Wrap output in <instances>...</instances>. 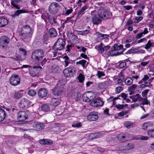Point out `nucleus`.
Segmentation results:
<instances>
[{"instance_id":"nucleus-1","label":"nucleus","mask_w":154,"mask_h":154,"mask_svg":"<svg viewBox=\"0 0 154 154\" xmlns=\"http://www.w3.org/2000/svg\"><path fill=\"white\" fill-rule=\"evenodd\" d=\"M45 54L44 51L41 49H38L33 51L31 55L32 61L35 63H38L44 57Z\"/></svg>"},{"instance_id":"nucleus-2","label":"nucleus","mask_w":154,"mask_h":154,"mask_svg":"<svg viewBox=\"0 0 154 154\" xmlns=\"http://www.w3.org/2000/svg\"><path fill=\"white\" fill-rule=\"evenodd\" d=\"M98 51L99 54H102V56L106 57H108L109 56H112L114 54V51H109L108 50L110 48V46L107 45L104 47L97 46Z\"/></svg>"},{"instance_id":"nucleus-3","label":"nucleus","mask_w":154,"mask_h":154,"mask_svg":"<svg viewBox=\"0 0 154 154\" xmlns=\"http://www.w3.org/2000/svg\"><path fill=\"white\" fill-rule=\"evenodd\" d=\"M98 16L103 19L110 18L112 17L111 13L103 7H100L98 11Z\"/></svg>"},{"instance_id":"nucleus-4","label":"nucleus","mask_w":154,"mask_h":154,"mask_svg":"<svg viewBox=\"0 0 154 154\" xmlns=\"http://www.w3.org/2000/svg\"><path fill=\"white\" fill-rule=\"evenodd\" d=\"M65 42L62 38L58 39L53 47V49L55 51H60L63 50L65 47Z\"/></svg>"},{"instance_id":"nucleus-5","label":"nucleus","mask_w":154,"mask_h":154,"mask_svg":"<svg viewBox=\"0 0 154 154\" xmlns=\"http://www.w3.org/2000/svg\"><path fill=\"white\" fill-rule=\"evenodd\" d=\"M76 68L73 65H70L68 67L64 69L63 71L64 76L66 77L73 76L75 73Z\"/></svg>"},{"instance_id":"nucleus-6","label":"nucleus","mask_w":154,"mask_h":154,"mask_svg":"<svg viewBox=\"0 0 154 154\" xmlns=\"http://www.w3.org/2000/svg\"><path fill=\"white\" fill-rule=\"evenodd\" d=\"M60 9V6L59 4L56 2H53L50 5L48 11L52 15H55L57 13Z\"/></svg>"},{"instance_id":"nucleus-7","label":"nucleus","mask_w":154,"mask_h":154,"mask_svg":"<svg viewBox=\"0 0 154 154\" xmlns=\"http://www.w3.org/2000/svg\"><path fill=\"white\" fill-rule=\"evenodd\" d=\"M104 102L102 99L100 97L94 98L90 103V105L93 107H97L102 106L104 104Z\"/></svg>"},{"instance_id":"nucleus-8","label":"nucleus","mask_w":154,"mask_h":154,"mask_svg":"<svg viewBox=\"0 0 154 154\" xmlns=\"http://www.w3.org/2000/svg\"><path fill=\"white\" fill-rule=\"evenodd\" d=\"M31 104V102L26 99H22L18 104V106L21 109L29 108Z\"/></svg>"},{"instance_id":"nucleus-9","label":"nucleus","mask_w":154,"mask_h":154,"mask_svg":"<svg viewBox=\"0 0 154 154\" xmlns=\"http://www.w3.org/2000/svg\"><path fill=\"white\" fill-rule=\"evenodd\" d=\"M10 84L12 85L15 86L19 85L20 83V79L19 77L16 74L12 75L9 79Z\"/></svg>"},{"instance_id":"nucleus-10","label":"nucleus","mask_w":154,"mask_h":154,"mask_svg":"<svg viewBox=\"0 0 154 154\" xmlns=\"http://www.w3.org/2000/svg\"><path fill=\"white\" fill-rule=\"evenodd\" d=\"M114 50L112 51H114V54L112 56L121 54L125 50L123 48V45H120L119 46L118 44H115L114 45Z\"/></svg>"},{"instance_id":"nucleus-11","label":"nucleus","mask_w":154,"mask_h":154,"mask_svg":"<svg viewBox=\"0 0 154 154\" xmlns=\"http://www.w3.org/2000/svg\"><path fill=\"white\" fill-rule=\"evenodd\" d=\"M95 97V95L93 93L88 92L84 94L83 95V100L86 102H90Z\"/></svg>"},{"instance_id":"nucleus-12","label":"nucleus","mask_w":154,"mask_h":154,"mask_svg":"<svg viewBox=\"0 0 154 154\" xmlns=\"http://www.w3.org/2000/svg\"><path fill=\"white\" fill-rule=\"evenodd\" d=\"M60 82H58L57 86L53 90V93L54 95L59 96L61 94L63 90L64 85H60Z\"/></svg>"},{"instance_id":"nucleus-13","label":"nucleus","mask_w":154,"mask_h":154,"mask_svg":"<svg viewBox=\"0 0 154 154\" xmlns=\"http://www.w3.org/2000/svg\"><path fill=\"white\" fill-rule=\"evenodd\" d=\"M29 114L28 111H20L17 113V118L19 120H24L27 119Z\"/></svg>"},{"instance_id":"nucleus-14","label":"nucleus","mask_w":154,"mask_h":154,"mask_svg":"<svg viewBox=\"0 0 154 154\" xmlns=\"http://www.w3.org/2000/svg\"><path fill=\"white\" fill-rule=\"evenodd\" d=\"M10 42V39L6 36H2L0 40V45L2 48H5Z\"/></svg>"},{"instance_id":"nucleus-15","label":"nucleus","mask_w":154,"mask_h":154,"mask_svg":"<svg viewBox=\"0 0 154 154\" xmlns=\"http://www.w3.org/2000/svg\"><path fill=\"white\" fill-rule=\"evenodd\" d=\"M88 119L90 121H94L98 118L97 113L96 112H93L90 113L87 116Z\"/></svg>"},{"instance_id":"nucleus-16","label":"nucleus","mask_w":154,"mask_h":154,"mask_svg":"<svg viewBox=\"0 0 154 154\" xmlns=\"http://www.w3.org/2000/svg\"><path fill=\"white\" fill-rule=\"evenodd\" d=\"M45 127V125L40 122H35L33 123V128L35 130L39 131L43 129Z\"/></svg>"},{"instance_id":"nucleus-17","label":"nucleus","mask_w":154,"mask_h":154,"mask_svg":"<svg viewBox=\"0 0 154 154\" xmlns=\"http://www.w3.org/2000/svg\"><path fill=\"white\" fill-rule=\"evenodd\" d=\"M33 30L28 25L23 26L21 30V32L26 33H33Z\"/></svg>"},{"instance_id":"nucleus-18","label":"nucleus","mask_w":154,"mask_h":154,"mask_svg":"<svg viewBox=\"0 0 154 154\" xmlns=\"http://www.w3.org/2000/svg\"><path fill=\"white\" fill-rule=\"evenodd\" d=\"M20 36L23 40L26 41L30 40L32 37L33 33L21 32Z\"/></svg>"},{"instance_id":"nucleus-19","label":"nucleus","mask_w":154,"mask_h":154,"mask_svg":"<svg viewBox=\"0 0 154 154\" xmlns=\"http://www.w3.org/2000/svg\"><path fill=\"white\" fill-rule=\"evenodd\" d=\"M48 93L47 91L45 88L40 89L38 92V96L42 98L45 97L47 96Z\"/></svg>"},{"instance_id":"nucleus-20","label":"nucleus","mask_w":154,"mask_h":154,"mask_svg":"<svg viewBox=\"0 0 154 154\" xmlns=\"http://www.w3.org/2000/svg\"><path fill=\"white\" fill-rule=\"evenodd\" d=\"M8 20L5 18H0V27H3L6 26L8 23Z\"/></svg>"},{"instance_id":"nucleus-21","label":"nucleus","mask_w":154,"mask_h":154,"mask_svg":"<svg viewBox=\"0 0 154 154\" xmlns=\"http://www.w3.org/2000/svg\"><path fill=\"white\" fill-rule=\"evenodd\" d=\"M21 0H11V5L17 9H20V7L18 5L21 1Z\"/></svg>"},{"instance_id":"nucleus-22","label":"nucleus","mask_w":154,"mask_h":154,"mask_svg":"<svg viewBox=\"0 0 154 154\" xmlns=\"http://www.w3.org/2000/svg\"><path fill=\"white\" fill-rule=\"evenodd\" d=\"M95 34L97 36V38H100V39H103L109 37V35L102 34L98 32H96Z\"/></svg>"},{"instance_id":"nucleus-23","label":"nucleus","mask_w":154,"mask_h":154,"mask_svg":"<svg viewBox=\"0 0 154 154\" xmlns=\"http://www.w3.org/2000/svg\"><path fill=\"white\" fill-rule=\"evenodd\" d=\"M39 142L41 144L45 145H51L53 143V141L48 139L41 140Z\"/></svg>"},{"instance_id":"nucleus-24","label":"nucleus","mask_w":154,"mask_h":154,"mask_svg":"<svg viewBox=\"0 0 154 154\" xmlns=\"http://www.w3.org/2000/svg\"><path fill=\"white\" fill-rule=\"evenodd\" d=\"M88 5H86L82 7L81 9L78 12L77 14L78 17H79L80 15L83 14L85 13V11L88 9Z\"/></svg>"},{"instance_id":"nucleus-25","label":"nucleus","mask_w":154,"mask_h":154,"mask_svg":"<svg viewBox=\"0 0 154 154\" xmlns=\"http://www.w3.org/2000/svg\"><path fill=\"white\" fill-rule=\"evenodd\" d=\"M48 33L51 37H55L57 34L56 30L53 28H51L49 30Z\"/></svg>"},{"instance_id":"nucleus-26","label":"nucleus","mask_w":154,"mask_h":154,"mask_svg":"<svg viewBox=\"0 0 154 154\" xmlns=\"http://www.w3.org/2000/svg\"><path fill=\"white\" fill-rule=\"evenodd\" d=\"M51 15V14L48 13H45L43 14L42 15L41 18L44 21L46 22L48 20H49Z\"/></svg>"},{"instance_id":"nucleus-27","label":"nucleus","mask_w":154,"mask_h":154,"mask_svg":"<svg viewBox=\"0 0 154 154\" xmlns=\"http://www.w3.org/2000/svg\"><path fill=\"white\" fill-rule=\"evenodd\" d=\"M124 124V126L128 128H130L135 126L134 123L130 121H126Z\"/></svg>"},{"instance_id":"nucleus-28","label":"nucleus","mask_w":154,"mask_h":154,"mask_svg":"<svg viewBox=\"0 0 154 154\" xmlns=\"http://www.w3.org/2000/svg\"><path fill=\"white\" fill-rule=\"evenodd\" d=\"M152 125V124L150 122H145L142 125L141 128L146 130L148 128L151 127Z\"/></svg>"},{"instance_id":"nucleus-29","label":"nucleus","mask_w":154,"mask_h":154,"mask_svg":"<svg viewBox=\"0 0 154 154\" xmlns=\"http://www.w3.org/2000/svg\"><path fill=\"white\" fill-rule=\"evenodd\" d=\"M137 87V85L135 84H133L128 88V91H129L130 95L132 94L134 92V90Z\"/></svg>"},{"instance_id":"nucleus-30","label":"nucleus","mask_w":154,"mask_h":154,"mask_svg":"<svg viewBox=\"0 0 154 154\" xmlns=\"http://www.w3.org/2000/svg\"><path fill=\"white\" fill-rule=\"evenodd\" d=\"M154 46V42H152L150 40L148 41L147 43L145 45V48L147 50L151 47Z\"/></svg>"},{"instance_id":"nucleus-31","label":"nucleus","mask_w":154,"mask_h":154,"mask_svg":"<svg viewBox=\"0 0 154 154\" xmlns=\"http://www.w3.org/2000/svg\"><path fill=\"white\" fill-rule=\"evenodd\" d=\"M99 17H98L97 16L93 17L92 18V21L94 24L97 25L101 22V20Z\"/></svg>"},{"instance_id":"nucleus-32","label":"nucleus","mask_w":154,"mask_h":154,"mask_svg":"<svg viewBox=\"0 0 154 154\" xmlns=\"http://www.w3.org/2000/svg\"><path fill=\"white\" fill-rule=\"evenodd\" d=\"M87 61L85 60H79V61L77 62L76 63V64L78 65L80 64L82 65V66L84 68L85 67H86L87 66V64L88 63H87V64H86Z\"/></svg>"},{"instance_id":"nucleus-33","label":"nucleus","mask_w":154,"mask_h":154,"mask_svg":"<svg viewBox=\"0 0 154 154\" xmlns=\"http://www.w3.org/2000/svg\"><path fill=\"white\" fill-rule=\"evenodd\" d=\"M5 116V110L0 108V122L3 121Z\"/></svg>"},{"instance_id":"nucleus-34","label":"nucleus","mask_w":154,"mask_h":154,"mask_svg":"<svg viewBox=\"0 0 154 154\" xmlns=\"http://www.w3.org/2000/svg\"><path fill=\"white\" fill-rule=\"evenodd\" d=\"M63 59H64V65L65 67L69 65L70 62V60L69 58L67 56H64Z\"/></svg>"},{"instance_id":"nucleus-35","label":"nucleus","mask_w":154,"mask_h":154,"mask_svg":"<svg viewBox=\"0 0 154 154\" xmlns=\"http://www.w3.org/2000/svg\"><path fill=\"white\" fill-rule=\"evenodd\" d=\"M51 102V104L54 106H57L60 103L59 100L56 98H52Z\"/></svg>"},{"instance_id":"nucleus-36","label":"nucleus","mask_w":154,"mask_h":154,"mask_svg":"<svg viewBox=\"0 0 154 154\" xmlns=\"http://www.w3.org/2000/svg\"><path fill=\"white\" fill-rule=\"evenodd\" d=\"M124 80V77L122 75H120L118 77L117 80V83L121 86H123V82Z\"/></svg>"},{"instance_id":"nucleus-37","label":"nucleus","mask_w":154,"mask_h":154,"mask_svg":"<svg viewBox=\"0 0 154 154\" xmlns=\"http://www.w3.org/2000/svg\"><path fill=\"white\" fill-rule=\"evenodd\" d=\"M129 98L132 99L134 102H136L139 100L140 95L139 94H137L135 95L131 96L129 97Z\"/></svg>"},{"instance_id":"nucleus-38","label":"nucleus","mask_w":154,"mask_h":154,"mask_svg":"<svg viewBox=\"0 0 154 154\" xmlns=\"http://www.w3.org/2000/svg\"><path fill=\"white\" fill-rule=\"evenodd\" d=\"M107 86L108 82L106 81L101 83L99 84V87L101 89L105 88Z\"/></svg>"},{"instance_id":"nucleus-39","label":"nucleus","mask_w":154,"mask_h":154,"mask_svg":"<svg viewBox=\"0 0 154 154\" xmlns=\"http://www.w3.org/2000/svg\"><path fill=\"white\" fill-rule=\"evenodd\" d=\"M133 79L131 77L127 78L125 80V84L127 85H131L133 83Z\"/></svg>"},{"instance_id":"nucleus-40","label":"nucleus","mask_w":154,"mask_h":154,"mask_svg":"<svg viewBox=\"0 0 154 154\" xmlns=\"http://www.w3.org/2000/svg\"><path fill=\"white\" fill-rule=\"evenodd\" d=\"M139 48V47H137V48H132L129 50L127 52L128 54H131L134 52L136 53H138Z\"/></svg>"},{"instance_id":"nucleus-41","label":"nucleus","mask_w":154,"mask_h":154,"mask_svg":"<svg viewBox=\"0 0 154 154\" xmlns=\"http://www.w3.org/2000/svg\"><path fill=\"white\" fill-rule=\"evenodd\" d=\"M22 96V94L20 92H17L14 94V98L17 99L20 98Z\"/></svg>"},{"instance_id":"nucleus-42","label":"nucleus","mask_w":154,"mask_h":154,"mask_svg":"<svg viewBox=\"0 0 154 154\" xmlns=\"http://www.w3.org/2000/svg\"><path fill=\"white\" fill-rule=\"evenodd\" d=\"M42 109L45 112H48L50 110L49 105L47 104H43L42 106Z\"/></svg>"},{"instance_id":"nucleus-43","label":"nucleus","mask_w":154,"mask_h":154,"mask_svg":"<svg viewBox=\"0 0 154 154\" xmlns=\"http://www.w3.org/2000/svg\"><path fill=\"white\" fill-rule=\"evenodd\" d=\"M147 134L149 137L154 138V128L149 130L147 131Z\"/></svg>"},{"instance_id":"nucleus-44","label":"nucleus","mask_w":154,"mask_h":154,"mask_svg":"<svg viewBox=\"0 0 154 154\" xmlns=\"http://www.w3.org/2000/svg\"><path fill=\"white\" fill-rule=\"evenodd\" d=\"M78 78L80 82L82 83L85 80V77L84 75L80 73Z\"/></svg>"},{"instance_id":"nucleus-45","label":"nucleus","mask_w":154,"mask_h":154,"mask_svg":"<svg viewBox=\"0 0 154 154\" xmlns=\"http://www.w3.org/2000/svg\"><path fill=\"white\" fill-rule=\"evenodd\" d=\"M50 60L48 58H45L41 61L40 64L42 66L45 65L47 63L49 62Z\"/></svg>"},{"instance_id":"nucleus-46","label":"nucleus","mask_w":154,"mask_h":154,"mask_svg":"<svg viewBox=\"0 0 154 154\" xmlns=\"http://www.w3.org/2000/svg\"><path fill=\"white\" fill-rule=\"evenodd\" d=\"M134 144L132 143H129L125 146V149L128 150L132 149L134 147Z\"/></svg>"},{"instance_id":"nucleus-47","label":"nucleus","mask_w":154,"mask_h":154,"mask_svg":"<svg viewBox=\"0 0 154 154\" xmlns=\"http://www.w3.org/2000/svg\"><path fill=\"white\" fill-rule=\"evenodd\" d=\"M134 40V37L131 36H128L127 37L125 41L127 43H130Z\"/></svg>"},{"instance_id":"nucleus-48","label":"nucleus","mask_w":154,"mask_h":154,"mask_svg":"<svg viewBox=\"0 0 154 154\" xmlns=\"http://www.w3.org/2000/svg\"><path fill=\"white\" fill-rule=\"evenodd\" d=\"M78 32L79 34L83 35H85L86 34H88L90 33V31L88 30L79 31Z\"/></svg>"},{"instance_id":"nucleus-49","label":"nucleus","mask_w":154,"mask_h":154,"mask_svg":"<svg viewBox=\"0 0 154 154\" xmlns=\"http://www.w3.org/2000/svg\"><path fill=\"white\" fill-rule=\"evenodd\" d=\"M56 20V17L55 15H52L49 20L51 24L52 23L54 22Z\"/></svg>"},{"instance_id":"nucleus-50","label":"nucleus","mask_w":154,"mask_h":154,"mask_svg":"<svg viewBox=\"0 0 154 154\" xmlns=\"http://www.w3.org/2000/svg\"><path fill=\"white\" fill-rule=\"evenodd\" d=\"M28 94L29 95L33 96L35 95L36 92L33 90H30L28 91Z\"/></svg>"},{"instance_id":"nucleus-51","label":"nucleus","mask_w":154,"mask_h":154,"mask_svg":"<svg viewBox=\"0 0 154 154\" xmlns=\"http://www.w3.org/2000/svg\"><path fill=\"white\" fill-rule=\"evenodd\" d=\"M123 89V88L122 87L119 86L117 87L115 89V92L116 94H119L122 91Z\"/></svg>"},{"instance_id":"nucleus-52","label":"nucleus","mask_w":154,"mask_h":154,"mask_svg":"<svg viewBox=\"0 0 154 154\" xmlns=\"http://www.w3.org/2000/svg\"><path fill=\"white\" fill-rule=\"evenodd\" d=\"M143 19V17L141 16L136 17H135V23H139Z\"/></svg>"},{"instance_id":"nucleus-53","label":"nucleus","mask_w":154,"mask_h":154,"mask_svg":"<svg viewBox=\"0 0 154 154\" xmlns=\"http://www.w3.org/2000/svg\"><path fill=\"white\" fill-rule=\"evenodd\" d=\"M72 44L71 43H69L68 44L66 47L67 49L66 51H70L72 49Z\"/></svg>"},{"instance_id":"nucleus-54","label":"nucleus","mask_w":154,"mask_h":154,"mask_svg":"<svg viewBox=\"0 0 154 154\" xmlns=\"http://www.w3.org/2000/svg\"><path fill=\"white\" fill-rule=\"evenodd\" d=\"M105 75V74L103 72L100 71H98L97 74V75L99 78H100L102 76H104Z\"/></svg>"},{"instance_id":"nucleus-55","label":"nucleus","mask_w":154,"mask_h":154,"mask_svg":"<svg viewBox=\"0 0 154 154\" xmlns=\"http://www.w3.org/2000/svg\"><path fill=\"white\" fill-rule=\"evenodd\" d=\"M126 66V62L124 61L120 63L119 64V66L120 68H122Z\"/></svg>"},{"instance_id":"nucleus-56","label":"nucleus","mask_w":154,"mask_h":154,"mask_svg":"<svg viewBox=\"0 0 154 154\" xmlns=\"http://www.w3.org/2000/svg\"><path fill=\"white\" fill-rule=\"evenodd\" d=\"M126 105V104L124 105L118 104L116 105V107L118 109H121L123 108Z\"/></svg>"},{"instance_id":"nucleus-57","label":"nucleus","mask_w":154,"mask_h":154,"mask_svg":"<svg viewBox=\"0 0 154 154\" xmlns=\"http://www.w3.org/2000/svg\"><path fill=\"white\" fill-rule=\"evenodd\" d=\"M82 125V124L81 122L77 123L75 124H72V126L73 127H80Z\"/></svg>"},{"instance_id":"nucleus-58","label":"nucleus","mask_w":154,"mask_h":154,"mask_svg":"<svg viewBox=\"0 0 154 154\" xmlns=\"http://www.w3.org/2000/svg\"><path fill=\"white\" fill-rule=\"evenodd\" d=\"M128 112L126 111H123L119 113L118 114V116H122L125 115H126Z\"/></svg>"},{"instance_id":"nucleus-59","label":"nucleus","mask_w":154,"mask_h":154,"mask_svg":"<svg viewBox=\"0 0 154 154\" xmlns=\"http://www.w3.org/2000/svg\"><path fill=\"white\" fill-rule=\"evenodd\" d=\"M66 10V11L65 12V14L66 15H68L70 14L73 11V10L72 9V8Z\"/></svg>"},{"instance_id":"nucleus-60","label":"nucleus","mask_w":154,"mask_h":154,"mask_svg":"<svg viewBox=\"0 0 154 154\" xmlns=\"http://www.w3.org/2000/svg\"><path fill=\"white\" fill-rule=\"evenodd\" d=\"M20 14L19 10H17L15 11L14 14L12 15V17H15L18 16Z\"/></svg>"},{"instance_id":"nucleus-61","label":"nucleus","mask_w":154,"mask_h":154,"mask_svg":"<svg viewBox=\"0 0 154 154\" xmlns=\"http://www.w3.org/2000/svg\"><path fill=\"white\" fill-rule=\"evenodd\" d=\"M20 14L21 13H30L31 12H32V11H28L27 10H24L23 9L19 10Z\"/></svg>"},{"instance_id":"nucleus-62","label":"nucleus","mask_w":154,"mask_h":154,"mask_svg":"<svg viewBox=\"0 0 154 154\" xmlns=\"http://www.w3.org/2000/svg\"><path fill=\"white\" fill-rule=\"evenodd\" d=\"M72 34V36H73V38L72 39V41L73 42H76V41L78 39V38L75 35L71 33Z\"/></svg>"},{"instance_id":"nucleus-63","label":"nucleus","mask_w":154,"mask_h":154,"mask_svg":"<svg viewBox=\"0 0 154 154\" xmlns=\"http://www.w3.org/2000/svg\"><path fill=\"white\" fill-rule=\"evenodd\" d=\"M142 104H148L149 102L146 98L143 99L142 101Z\"/></svg>"},{"instance_id":"nucleus-64","label":"nucleus","mask_w":154,"mask_h":154,"mask_svg":"<svg viewBox=\"0 0 154 154\" xmlns=\"http://www.w3.org/2000/svg\"><path fill=\"white\" fill-rule=\"evenodd\" d=\"M123 7L127 10H130L132 8V6L131 5L124 6Z\"/></svg>"}]
</instances>
